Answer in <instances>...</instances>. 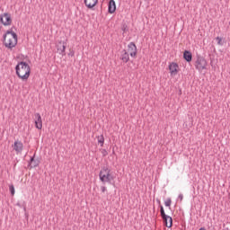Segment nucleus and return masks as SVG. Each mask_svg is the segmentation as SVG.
<instances>
[{
    "instance_id": "obj_1",
    "label": "nucleus",
    "mask_w": 230,
    "mask_h": 230,
    "mask_svg": "<svg viewBox=\"0 0 230 230\" xmlns=\"http://www.w3.org/2000/svg\"><path fill=\"white\" fill-rule=\"evenodd\" d=\"M15 70L17 76L20 77V79L23 82H26L30 78L31 68L30 67V65H28V63L21 61L15 66Z\"/></svg>"
},
{
    "instance_id": "obj_2",
    "label": "nucleus",
    "mask_w": 230,
    "mask_h": 230,
    "mask_svg": "<svg viewBox=\"0 0 230 230\" xmlns=\"http://www.w3.org/2000/svg\"><path fill=\"white\" fill-rule=\"evenodd\" d=\"M4 39V46L12 49V48H15L17 46V33H15L12 30L6 31V32L3 36Z\"/></svg>"
},
{
    "instance_id": "obj_3",
    "label": "nucleus",
    "mask_w": 230,
    "mask_h": 230,
    "mask_svg": "<svg viewBox=\"0 0 230 230\" xmlns=\"http://www.w3.org/2000/svg\"><path fill=\"white\" fill-rule=\"evenodd\" d=\"M99 177L101 182H103V184H105V182H109V184H111L112 181H114V176L111 174V170L107 166H103L102 168L99 172Z\"/></svg>"
},
{
    "instance_id": "obj_4",
    "label": "nucleus",
    "mask_w": 230,
    "mask_h": 230,
    "mask_svg": "<svg viewBox=\"0 0 230 230\" xmlns=\"http://www.w3.org/2000/svg\"><path fill=\"white\" fill-rule=\"evenodd\" d=\"M160 215L164 220V225L165 226V227H172V226H173V219L172 218V217L166 215V213L164 212V208H163V206H160Z\"/></svg>"
},
{
    "instance_id": "obj_5",
    "label": "nucleus",
    "mask_w": 230,
    "mask_h": 230,
    "mask_svg": "<svg viewBox=\"0 0 230 230\" xmlns=\"http://www.w3.org/2000/svg\"><path fill=\"white\" fill-rule=\"evenodd\" d=\"M207 66L208 61H206V58L201 56H198L195 63L196 69H198V71H203V69H206Z\"/></svg>"
},
{
    "instance_id": "obj_6",
    "label": "nucleus",
    "mask_w": 230,
    "mask_h": 230,
    "mask_svg": "<svg viewBox=\"0 0 230 230\" xmlns=\"http://www.w3.org/2000/svg\"><path fill=\"white\" fill-rule=\"evenodd\" d=\"M0 22H2L4 26H10L12 24V14H10V13L1 14Z\"/></svg>"
},
{
    "instance_id": "obj_7",
    "label": "nucleus",
    "mask_w": 230,
    "mask_h": 230,
    "mask_svg": "<svg viewBox=\"0 0 230 230\" xmlns=\"http://www.w3.org/2000/svg\"><path fill=\"white\" fill-rule=\"evenodd\" d=\"M128 51L130 57H132L133 58H136V57L137 55V47L136 46V43L130 42L128 45Z\"/></svg>"
},
{
    "instance_id": "obj_8",
    "label": "nucleus",
    "mask_w": 230,
    "mask_h": 230,
    "mask_svg": "<svg viewBox=\"0 0 230 230\" xmlns=\"http://www.w3.org/2000/svg\"><path fill=\"white\" fill-rule=\"evenodd\" d=\"M35 127L38 130H42V117L40 113H35Z\"/></svg>"
},
{
    "instance_id": "obj_9",
    "label": "nucleus",
    "mask_w": 230,
    "mask_h": 230,
    "mask_svg": "<svg viewBox=\"0 0 230 230\" xmlns=\"http://www.w3.org/2000/svg\"><path fill=\"white\" fill-rule=\"evenodd\" d=\"M67 47V43L65 41H59L57 45L58 51H59V55H66V48Z\"/></svg>"
},
{
    "instance_id": "obj_10",
    "label": "nucleus",
    "mask_w": 230,
    "mask_h": 230,
    "mask_svg": "<svg viewBox=\"0 0 230 230\" xmlns=\"http://www.w3.org/2000/svg\"><path fill=\"white\" fill-rule=\"evenodd\" d=\"M177 69H179V65L177 63H172L171 65H169L170 73L173 76H175V75H177V73H179V71Z\"/></svg>"
},
{
    "instance_id": "obj_11",
    "label": "nucleus",
    "mask_w": 230,
    "mask_h": 230,
    "mask_svg": "<svg viewBox=\"0 0 230 230\" xmlns=\"http://www.w3.org/2000/svg\"><path fill=\"white\" fill-rule=\"evenodd\" d=\"M120 60H122V62H124V64H127V62H128V60H130L129 54L127 52L126 49H123L121 51Z\"/></svg>"
},
{
    "instance_id": "obj_12",
    "label": "nucleus",
    "mask_w": 230,
    "mask_h": 230,
    "mask_svg": "<svg viewBox=\"0 0 230 230\" xmlns=\"http://www.w3.org/2000/svg\"><path fill=\"white\" fill-rule=\"evenodd\" d=\"M23 145L21 141H15L13 144V150L17 152V154H21L22 152Z\"/></svg>"
},
{
    "instance_id": "obj_13",
    "label": "nucleus",
    "mask_w": 230,
    "mask_h": 230,
    "mask_svg": "<svg viewBox=\"0 0 230 230\" xmlns=\"http://www.w3.org/2000/svg\"><path fill=\"white\" fill-rule=\"evenodd\" d=\"M84 4L91 10L98 4V0H84Z\"/></svg>"
},
{
    "instance_id": "obj_14",
    "label": "nucleus",
    "mask_w": 230,
    "mask_h": 230,
    "mask_svg": "<svg viewBox=\"0 0 230 230\" xmlns=\"http://www.w3.org/2000/svg\"><path fill=\"white\" fill-rule=\"evenodd\" d=\"M39 164H40V161H39L37 159L35 160V155H34L30 159L29 166H31V168H37V166H39Z\"/></svg>"
},
{
    "instance_id": "obj_15",
    "label": "nucleus",
    "mask_w": 230,
    "mask_h": 230,
    "mask_svg": "<svg viewBox=\"0 0 230 230\" xmlns=\"http://www.w3.org/2000/svg\"><path fill=\"white\" fill-rule=\"evenodd\" d=\"M108 12L110 13H114V12H116V2L114 0H110L108 4Z\"/></svg>"
},
{
    "instance_id": "obj_16",
    "label": "nucleus",
    "mask_w": 230,
    "mask_h": 230,
    "mask_svg": "<svg viewBox=\"0 0 230 230\" xmlns=\"http://www.w3.org/2000/svg\"><path fill=\"white\" fill-rule=\"evenodd\" d=\"M183 58L186 62H191V60H193V54H191L190 50H185L183 52Z\"/></svg>"
},
{
    "instance_id": "obj_17",
    "label": "nucleus",
    "mask_w": 230,
    "mask_h": 230,
    "mask_svg": "<svg viewBox=\"0 0 230 230\" xmlns=\"http://www.w3.org/2000/svg\"><path fill=\"white\" fill-rule=\"evenodd\" d=\"M97 141L101 146H103V144L105 143V138L103 137V135L97 137Z\"/></svg>"
},
{
    "instance_id": "obj_18",
    "label": "nucleus",
    "mask_w": 230,
    "mask_h": 230,
    "mask_svg": "<svg viewBox=\"0 0 230 230\" xmlns=\"http://www.w3.org/2000/svg\"><path fill=\"white\" fill-rule=\"evenodd\" d=\"M121 30H122L123 33H127V31H128V25H127V23L123 22L121 24Z\"/></svg>"
},
{
    "instance_id": "obj_19",
    "label": "nucleus",
    "mask_w": 230,
    "mask_h": 230,
    "mask_svg": "<svg viewBox=\"0 0 230 230\" xmlns=\"http://www.w3.org/2000/svg\"><path fill=\"white\" fill-rule=\"evenodd\" d=\"M216 40H217V44L218 46H224V41H222V38L221 37H217Z\"/></svg>"
},
{
    "instance_id": "obj_20",
    "label": "nucleus",
    "mask_w": 230,
    "mask_h": 230,
    "mask_svg": "<svg viewBox=\"0 0 230 230\" xmlns=\"http://www.w3.org/2000/svg\"><path fill=\"white\" fill-rule=\"evenodd\" d=\"M9 190L11 191V195H15V187L13 185L9 186Z\"/></svg>"
},
{
    "instance_id": "obj_21",
    "label": "nucleus",
    "mask_w": 230,
    "mask_h": 230,
    "mask_svg": "<svg viewBox=\"0 0 230 230\" xmlns=\"http://www.w3.org/2000/svg\"><path fill=\"white\" fill-rule=\"evenodd\" d=\"M165 206L167 208H170V206H172V199H167V200L164 202Z\"/></svg>"
},
{
    "instance_id": "obj_22",
    "label": "nucleus",
    "mask_w": 230,
    "mask_h": 230,
    "mask_svg": "<svg viewBox=\"0 0 230 230\" xmlns=\"http://www.w3.org/2000/svg\"><path fill=\"white\" fill-rule=\"evenodd\" d=\"M102 154L103 157H106V155H109V153L105 149L102 150Z\"/></svg>"
},
{
    "instance_id": "obj_23",
    "label": "nucleus",
    "mask_w": 230,
    "mask_h": 230,
    "mask_svg": "<svg viewBox=\"0 0 230 230\" xmlns=\"http://www.w3.org/2000/svg\"><path fill=\"white\" fill-rule=\"evenodd\" d=\"M102 192L105 193L107 191V188L105 186L101 187Z\"/></svg>"
},
{
    "instance_id": "obj_24",
    "label": "nucleus",
    "mask_w": 230,
    "mask_h": 230,
    "mask_svg": "<svg viewBox=\"0 0 230 230\" xmlns=\"http://www.w3.org/2000/svg\"><path fill=\"white\" fill-rule=\"evenodd\" d=\"M178 199L181 200V202H182V199H184V196L182 194H180L178 196Z\"/></svg>"
},
{
    "instance_id": "obj_25",
    "label": "nucleus",
    "mask_w": 230,
    "mask_h": 230,
    "mask_svg": "<svg viewBox=\"0 0 230 230\" xmlns=\"http://www.w3.org/2000/svg\"><path fill=\"white\" fill-rule=\"evenodd\" d=\"M68 55H69L70 57H75V51L71 50Z\"/></svg>"
},
{
    "instance_id": "obj_26",
    "label": "nucleus",
    "mask_w": 230,
    "mask_h": 230,
    "mask_svg": "<svg viewBox=\"0 0 230 230\" xmlns=\"http://www.w3.org/2000/svg\"><path fill=\"white\" fill-rule=\"evenodd\" d=\"M199 230H206V228H204V227H201V228H199Z\"/></svg>"
}]
</instances>
